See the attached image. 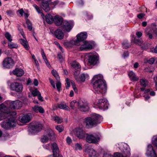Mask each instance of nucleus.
Masks as SVG:
<instances>
[{"mask_svg":"<svg viewBox=\"0 0 157 157\" xmlns=\"http://www.w3.org/2000/svg\"><path fill=\"white\" fill-rule=\"evenodd\" d=\"M55 44H56L57 46L59 47V49L62 51V52H63V48L60 46V44L57 42H55Z\"/></svg>","mask_w":157,"mask_h":157,"instance_id":"59","label":"nucleus"},{"mask_svg":"<svg viewBox=\"0 0 157 157\" xmlns=\"http://www.w3.org/2000/svg\"><path fill=\"white\" fill-rule=\"evenodd\" d=\"M2 65L5 68H10L14 66V61L11 58L7 57L3 60Z\"/></svg>","mask_w":157,"mask_h":157,"instance_id":"8","label":"nucleus"},{"mask_svg":"<svg viewBox=\"0 0 157 157\" xmlns=\"http://www.w3.org/2000/svg\"><path fill=\"white\" fill-rule=\"evenodd\" d=\"M10 88L11 90L19 92L22 91L23 86L19 83L14 82L11 84Z\"/></svg>","mask_w":157,"mask_h":157,"instance_id":"14","label":"nucleus"},{"mask_svg":"<svg viewBox=\"0 0 157 157\" xmlns=\"http://www.w3.org/2000/svg\"><path fill=\"white\" fill-rule=\"evenodd\" d=\"M145 33L146 35L148 36L149 39H151L153 38V34H154L156 36H157V28L154 27L146 29Z\"/></svg>","mask_w":157,"mask_h":157,"instance_id":"10","label":"nucleus"},{"mask_svg":"<svg viewBox=\"0 0 157 157\" xmlns=\"http://www.w3.org/2000/svg\"><path fill=\"white\" fill-rule=\"evenodd\" d=\"M128 76L131 80L136 81L139 80V78L136 76L135 74L132 71L128 72Z\"/></svg>","mask_w":157,"mask_h":157,"instance_id":"26","label":"nucleus"},{"mask_svg":"<svg viewBox=\"0 0 157 157\" xmlns=\"http://www.w3.org/2000/svg\"><path fill=\"white\" fill-rule=\"evenodd\" d=\"M122 45L123 47L125 48H128L130 44L128 43L127 41H125L122 43Z\"/></svg>","mask_w":157,"mask_h":157,"instance_id":"43","label":"nucleus"},{"mask_svg":"<svg viewBox=\"0 0 157 157\" xmlns=\"http://www.w3.org/2000/svg\"><path fill=\"white\" fill-rule=\"evenodd\" d=\"M62 29L61 28H59L56 30L54 33L56 37L59 40L62 39L64 37V33Z\"/></svg>","mask_w":157,"mask_h":157,"instance_id":"23","label":"nucleus"},{"mask_svg":"<svg viewBox=\"0 0 157 157\" xmlns=\"http://www.w3.org/2000/svg\"><path fill=\"white\" fill-rule=\"evenodd\" d=\"M152 143L157 149V135L154 136L152 139Z\"/></svg>","mask_w":157,"mask_h":157,"instance_id":"39","label":"nucleus"},{"mask_svg":"<svg viewBox=\"0 0 157 157\" xmlns=\"http://www.w3.org/2000/svg\"><path fill=\"white\" fill-rule=\"evenodd\" d=\"M33 84L36 86H38V80L36 79H34Z\"/></svg>","mask_w":157,"mask_h":157,"instance_id":"63","label":"nucleus"},{"mask_svg":"<svg viewBox=\"0 0 157 157\" xmlns=\"http://www.w3.org/2000/svg\"><path fill=\"white\" fill-rule=\"evenodd\" d=\"M112 155L109 152H105L104 154L103 157H112Z\"/></svg>","mask_w":157,"mask_h":157,"instance_id":"49","label":"nucleus"},{"mask_svg":"<svg viewBox=\"0 0 157 157\" xmlns=\"http://www.w3.org/2000/svg\"><path fill=\"white\" fill-rule=\"evenodd\" d=\"M74 25L73 21H65L63 22L61 29L65 32H69L72 29Z\"/></svg>","mask_w":157,"mask_h":157,"instance_id":"9","label":"nucleus"},{"mask_svg":"<svg viewBox=\"0 0 157 157\" xmlns=\"http://www.w3.org/2000/svg\"><path fill=\"white\" fill-rule=\"evenodd\" d=\"M56 129L59 132H62L64 129L63 127L61 125L57 126H56Z\"/></svg>","mask_w":157,"mask_h":157,"instance_id":"44","label":"nucleus"},{"mask_svg":"<svg viewBox=\"0 0 157 157\" xmlns=\"http://www.w3.org/2000/svg\"><path fill=\"white\" fill-rule=\"evenodd\" d=\"M33 6L35 9L38 13H41V16L44 19V15L42 13L41 9L39 7H38L35 4H33Z\"/></svg>","mask_w":157,"mask_h":157,"instance_id":"33","label":"nucleus"},{"mask_svg":"<svg viewBox=\"0 0 157 157\" xmlns=\"http://www.w3.org/2000/svg\"><path fill=\"white\" fill-rule=\"evenodd\" d=\"M41 54L44 60H45L46 61L47 60V58L46 56H45L44 52L43 49H42L41 50Z\"/></svg>","mask_w":157,"mask_h":157,"instance_id":"53","label":"nucleus"},{"mask_svg":"<svg viewBox=\"0 0 157 157\" xmlns=\"http://www.w3.org/2000/svg\"><path fill=\"white\" fill-rule=\"evenodd\" d=\"M75 135L79 139H84L87 134L81 128H77L75 130Z\"/></svg>","mask_w":157,"mask_h":157,"instance_id":"19","label":"nucleus"},{"mask_svg":"<svg viewBox=\"0 0 157 157\" xmlns=\"http://www.w3.org/2000/svg\"><path fill=\"white\" fill-rule=\"evenodd\" d=\"M74 147L76 150H81L82 149L81 145L78 143H77L75 144Z\"/></svg>","mask_w":157,"mask_h":157,"instance_id":"45","label":"nucleus"},{"mask_svg":"<svg viewBox=\"0 0 157 157\" xmlns=\"http://www.w3.org/2000/svg\"><path fill=\"white\" fill-rule=\"evenodd\" d=\"M66 140L67 143L69 144H70L72 142L71 139L69 136L67 137Z\"/></svg>","mask_w":157,"mask_h":157,"instance_id":"55","label":"nucleus"},{"mask_svg":"<svg viewBox=\"0 0 157 157\" xmlns=\"http://www.w3.org/2000/svg\"><path fill=\"white\" fill-rule=\"evenodd\" d=\"M51 0H42L41 6L43 10L46 12L50 10V8L49 6V2Z\"/></svg>","mask_w":157,"mask_h":157,"instance_id":"22","label":"nucleus"},{"mask_svg":"<svg viewBox=\"0 0 157 157\" xmlns=\"http://www.w3.org/2000/svg\"><path fill=\"white\" fill-rule=\"evenodd\" d=\"M6 38L8 40V42H11L12 40V38L11 35L8 32H6L4 35Z\"/></svg>","mask_w":157,"mask_h":157,"instance_id":"38","label":"nucleus"},{"mask_svg":"<svg viewBox=\"0 0 157 157\" xmlns=\"http://www.w3.org/2000/svg\"><path fill=\"white\" fill-rule=\"evenodd\" d=\"M79 74L75 73L74 75L75 80L78 82H84L86 78L88 77V75L87 74L83 73L81 74L80 76L79 75Z\"/></svg>","mask_w":157,"mask_h":157,"instance_id":"15","label":"nucleus"},{"mask_svg":"<svg viewBox=\"0 0 157 157\" xmlns=\"http://www.w3.org/2000/svg\"><path fill=\"white\" fill-rule=\"evenodd\" d=\"M49 80H50V83H51V84L52 85V86H53V87L54 88H56V86H55V82H54V81L53 80H52L51 79H49Z\"/></svg>","mask_w":157,"mask_h":157,"instance_id":"61","label":"nucleus"},{"mask_svg":"<svg viewBox=\"0 0 157 157\" xmlns=\"http://www.w3.org/2000/svg\"><path fill=\"white\" fill-rule=\"evenodd\" d=\"M52 120L55 121L58 124L61 123L63 121V119L61 117L57 116H52L51 117Z\"/></svg>","mask_w":157,"mask_h":157,"instance_id":"31","label":"nucleus"},{"mask_svg":"<svg viewBox=\"0 0 157 157\" xmlns=\"http://www.w3.org/2000/svg\"><path fill=\"white\" fill-rule=\"evenodd\" d=\"M88 57V63L90 65H94L96 64L98 60V56L95 53H88L86 54Z\"/></svg>","mask_w":157,"mask_h":157,"instance_id":"5","label":"nucleus"},{"mask_svg":"<svg viewBox=\"0 0 157 157\" xmlns=\"http://www.w3.org/2000/svg\"><path fill=\"white\" fill-rule=\"evenodd\" d=\"M59 2L58 0H56L51 3V5L52 6L54 7L57 5Z\"/></svg>","mask_w":157,"mask_h":157,"instance_id":"57","label":"nucleus"},{"mask_svg":"<svg viewBox=\"0 0 157 157\" xmlns=\"http://www.w3.org/2000/svg\"><path fill=\"white\" fill-rule=\"evenodd\" d=\"M0 111L2 113H6V114L9 116H12L11 115L12 114H15V112H10L8 106H6L3 103L0 105Z\"/></svg>","mask_w":157,"mask_h":157,"instance_id":"12","label":"nucleus"},{"mask_svg":"<svg viewBox=\"0 0 157 157\" xmlns=\"http://www.w3.org/2000/svg\"><path fill=\"white\" fill-rule=\"evenodd\" d=\"M19 41L21 44L26 50H29V45L28 42L25 39H21L19 40Z\"/></svg>","mask_w":157,"mask_h":157,"instance_id":"28","label":"nucleus"},{"mask_svg":"<svg viewBox=\"0 0 157 157\" xmlns=\"http://www.w3.org/2000/svg\"><path fill=\"white\" fill-rule=\"evenodd\" d=\"M42 126L38 123L31 124L29 126V130L33 131L38 132L42 129Z\"/></svg>","mask_w":157,"mask_h":157,"instance_id":"18","label":"nucleus"},{"mask_svg":"<svg viewBox=\"0 0 157 157\" xmlns=\"http://www.w3.org/2000/svg\"><path fill=\"white\" fill-rule=\"evenodd\" d=\"M87 33L86 32H81L77 36V39L78 41H82L87 38Z\"/></svg>","mask_w":157,"mask_h":157,"instance_id":"25","label":"nucleus"},{"mask_svg":"<svg viewBox=\"0 0 157 157\" xmlns=\"http://www.w3.org/2000/svg\"><path fill=\"white\" fill-rule=\"evenodd\" d=\"M134 42L135 44L140 46L143 43V41L141 39H139L136 38L134 39Z\"/></svg>","mask_w":157,"mask_h":157,"instance_id":"42","label":"nucleus"},{"mask_svg":"<svg viewBox=\"0 0 157 157\" xmlns=\"http://www.w3.org/2000/svg\"><path fill=\"white\" fill-rule=\"evenodd\" d=\"M79 46V49L81 51H87L92 49L93 48V45L91 42L89 41H85L80 44L79 45L76 44Z\"/></svg>","mask_w":157,"mask_h":157,"instance_id":"6","label":"nucleus"},{"mask_svg":"<svg viewBox=\"0 0 157 157\" xmlns=\"http://www.w3.org/2000/svg\"><path fill=\"white\" fill-rule=\"evenodd\" d=\"M58 106L60 109H63L68 110L69 109V107L65 104L63 103H61L58 104Z\"/></svg>","mask_w":157,"mask_h":157,"instance_id":"34","label":"nucleus"},{"mask_svg":"<svg viewBox=\"0 0 157 157\" xmlns=\"http://www.w3.org/2000/svg\"><path fill=\"white\" fill-rule=\"evenodd\" d=\"M78 109L82 112H85L89 109L87 104L86 102H83L82 100L78 101Z\"/></svg>","mask_w":157,"mask_h":157,"instance_id":"17","label":"nucleus"},{"mask_svg":"<svg viewBox=\"0 0 157 157\" xmlns=\"http://www.w3.org/2000/svg\"><path fill=\"white\" fill-rule=\"evenodd\" d=\"M66 87L67 88L69 87L70 86L71 81H70L68 78H67L66 79Z\"/></svg>","mask_w":157,"mask_h":157,"instance_id":"51","label":"nucleus"},{"mask_svg":"<svg viewBox=\"0 0 157 157\" xmlns=\"http://www.w3.org/2000/svg\"><path fill=\"white\" fill-rule=\"evenodd\" d=\"M145 14L144 13H140L137 15V17L139 19H141L144 17Z\"/></svg>","mask_w":157,"mask_h":157,"instance_id":"60","label":"nucleus"},{"mask_svg":"<svg viewBox=\"0 0 157 157\" xmlns=\"http://www.w3.org/2000/svg\"><path fill=\"white\" fill-rule=\"evenodd\" d=\"M54 135L53 132L51 130L49 131V132L48 134V137L50 139H51V137L53 136Z\"/></svg>","mask_w":157,"mask_h":157,"instance_id":"50","label":"nucleus"},{"mask_svg":"<svg viewBox=\"0 0 157 157\" xmlns=\"http://www.w3.org/2000/svg\"><path fill=\"white\" fill-rule=\"evenodd\" d=\"M41 54L44 60H45L46 61L47 60V58L46 56H45L44 52L43 49H42L41 50Z\"/></svg>","mask_w":157,"mask_h":157,"instance_id":"54","label":"nucleus"},{"mask_svg":"<svg viewBox=\"0 0 157 157\" xmlns=\"http://www.w3.org/2000/svg\"><path fill=\"white\" fill-rule=\"evenodd\" d=\"M13 73L17 76H21L24 74V71L21 69L17 68L13 71Z\"/></svg>","mask_w":157,"mask_h":157,"instance_id":"27","label":"nucleus"},{"mask_svg":"<svg viewBox=\"0 0 157 157\" xmlns=\"http://www.w3.org/2000/svg\"><path fill=\"white\" fill-rule=\"evenodd\" d=\"M86 140L89 143L97 144L100 139V135L92 134H87L86 136Z\"/></svg>","mask_w":157,"mask_h":157,"instance_id":"4","label":"nucleus"},{"mask_svg":"<svg viewBox=\"0 0 157 157\" xmlns=\"http://www.w3.org/2000/svg\"><path fill=\"white\" fill-rule=\"evenodd\" d=\"M147 157H157V155L151 144L148 145L145 153Z\"/></svg>","mask_w":157,"mask_h":157,"instance_id":"11","label":"nucleus"},{"mask_svg":"<svg viewBox=\"0 0 157 157\" xmlns=\"http://www.w3.org/2000/svg\"><path fill=\"white\" fill-rule=\"evenodd\" d=\"M50 139L46 135H44L41 138V140L43 143H46Z\"/></svg>","mask_w":157,"mask_h":157,"instance_id":"41","label":"nucleus"},{"mask_svg":"<svg viewBox=\"0 0 157 157\" xmlns=\"http://www.w3.org/2000/svg\"><path fill=\"white\" fill-rule=\"evenodd\" d=\"M120 149L122 152L121 154L124 155V157H128L131 155L130 149L126 144L121 143L120 144Z\"/></svg>","mask_w":157,"mask_h":157,"instance_id":"7","label":"nucleus"},{"mask_svg":"<svg viewBox=\"0 0 157 157\" xmlns=\"http://www.w3.org/2000/svg\"><path fill=\"white\" fill-rule=\"evenodd\" d=\"M45 19L47 22L50 24H51L54 20L52 17L49 14H48L46 15Z\"/></svg>","mask_w":157,"mask_h":157,"instance_id":"32","label":"nucleus"},{"mask_svg":"<svg viewBox=\"0 0 157 157\" xmlns=\"http://www.w3.org/2000/svg\"><path fill=\"white\" fill-rule=\"evenodd\" d=\"M52 72L53 75L55 77L56 79L57 80H59V77L56 71L55 70H53L52 71Z\"/></svg>","mask_w":157,"mask_h":157,"instance_id":"40","label":"nucleus"},{"mask_svg":"<svg viewBox=\"0 0 157 157\" xmlns=\"http://www.w3.org/2000/svg\"><path fill=\"white\" fill-rule=\"evenodd\" d=\"M32 94L34 96H37L39 94H40V93L37 89H35L32 91Z\"/></svg>","mask_w":157,"mask_h":157,"instance_id":"46","label":"nucleus"},{"mask_svg":"<svg viewBox=\"0 0 157 157\" xmlns=\"http://www.w3.org/2000/svg\"><path fill=\"white\" fill-rule=\"evenodd\" d=\"M58 57L60 62H62L63 60V58L61 53H59L58 54Z\"/></svg>","mask_w":157,"mask_h":157,"instance_id":"52","label":"nucleus"},{"mask_svg":"<svg viewBox=\"0 0 157 157\" xmlns=\"http://www.w3.org/2000/svg\"><path fill=\"white\" fill-rule=\"evenodd\" d=\"M124 155L121 153L119 152H116L114 153L113 157H124Z\"/></svg>","mask_w":157,"mask_h":157,"instance_id":"48","label":"nucleus"},{"mask_svg":"<svg viewBox=\"0 0 157 157\" xmlns=\"http://www.w3.org/2000/svg\"><path fill=\"white\" fill-rule=\"evenodd\" d=\"M78 102H77L76 101L73 100L70 103V106L72 109L76 108L78 107Z\"/></svg>","mask_w":157,"mask_h":157,"instance_id":"37","label":"nucleus"},{"mask_svg":"<svg viewBox=\"0 0 157 157\" xmlns=\"http://www.w3.org/2000/svg\"><path fill=\"white\" fill-rule=\"evenodd\" d=\"M154 62L155 59L153 58H151L148 61V63L151 64H153Z\"/></svg>","mask_w":157,"mask_h":157,"instance_id":"56","label":"nucleus"},{"mask_svg":"<svg viewBox=\"0 0 157 157\" xmlns=\"http://www.w3.org/2000/svg\"><path fill=\"white\" fill-rule=\"evenodd\" d=\"M52 147L54 156L57 157L59 152V150L57 145L56 143H54L52 144Z\"/></svg>","mask_w":157,"mask_h":157,"instance_id":"24","label":"nucleus"},{"mask_svg":"<svg viewBox=\"0 0 157 157\" xmlns=\"http://www.w3.org/2000/svg\"><path fill=\"white\" fill-rule=\"evenodd\" d=\"M102 120V116L94 113L90 116L86 118L84 120V122L86 126L92 127L100 123Z\"/></svg>","mask_w":157,"mask_h":157,"instance_id":"3","label":"nucleus"},{"mask_svg":"<svg viewBox=\"0 0 157 157\" xmlns=\"http://www.w3.org/2000/svg\"><path fill=\"white\" fill-rule=\"evenodd\" d=\"M136 34L138 37H140L142 36V34L140 32H136Z\"/></svg>","mask_w":157,"mask_h":157,"instance_id":"64","label":"nucleus"},{"mask_svg":"<svg viewBox=\"0 0 157 157\" xmlns=\"http://www.w3.org/2000/svg\"><path fill=\"white\" fill-rule=\"evenodd\" d=\"M33 111L36 113L39 112L43 113H44V109L41 107L37 105H35L32 108Z\"/></svg>","mask_w":157,"mask_h":157,"instance_id":"29","label":"nucleus"},{"mask_svg":"<svg viewBox=\"0 0 157 157\" xmlns=\"http://www.w3.org/2000/svg\"><path fill=\"white\" fill-rule=\"evenodd\" d=\"M86 152L88 155L89 157H98V154L93 148H87Z\"/></svg>","mask_w":157,"mask_h":157,"instance_id":"21","label":"nucleus"},{"mask_svg":"<svg viewBox=\"0 0 157 157\" xmlns=\"http://www.w3.org/2000/svg\"><path fill=\"white\" fill-rule=\"evenodd\" d=\"M128 52H124L123 54V57L124 58H125L128 56Z\"/></svg>","mask_w":157,"mask_h":157,"instance_id":"62","label":"nucleus"},{"mask_svg":"<svg viewBox=\"0 0 157 157\" xmlns=\"http://www.w3.org/2000/svg\"><path fill=\"white\" fill-rule=\"evenodd\" d=\"M7 118H8L7 120L1 123V125L3 128L7 130L9 129L16 126V120L14 117L6 115V113H0V121Z\"/></svg>","mask_w":157,"mask_h":157,"instance_id":"2","label":"nucleus"},{"mask_svg":"<svg viewBox=\"0 0 157 157\" xmlns=\"http://www.w3.org/2000/svg\"><path fill=\"white\" fill-rule=\"evenodd\" d=\"M54 20L56 25L57 26L60 25L63 22V20L62 17L58 16H56L54 18Z\"/></svg>","mask_w":157,"mask_h":157,"instance_id":"30","label":"nucleus"},{"mask_svg":"<svg viewBox=\"0 0 157 157\" xmlns=\"http://www.w3.org/2000/svg\"><path fill=\"white\" fill-rule=\"evenodd\" d=\"M9 104V107L11 109H18L22 106V102L18 100H16L11 102H8Z\"/></svg>","mask_w":157,"mask_h":157,"instance_id":"13","label":"nucleus"},{"mask_svg":"<svg viewBox=\"0 0 157 157\" xmlns=\"http://www.w3.org/2000/svg\"><path fill=\"white\" fill-rule=\"evenodd\" d=\"M57 81H58L56 84V86L58 90L59 91L60 90L61 83L59 80Z\"/></svg>","mask_w":157,"mask_h":157,"instance_id":"47","label":"nucleus"},{"mask_svg":"<svg viewBox=\"0 0 157 157\" xmlns=\"http://www.w3.org/2000/svg\"><path fill=\"white\" fill-rule=\"evenodd\" d=\"M140 83L141 85L144 87H146L148 85V82L147 80L142 79L140 80Z\"/></svg>","mask_w":157,"mask_h":157,"instance_id":"35","label":"nucleus"},{"mask_svg":"<svg viewBox=\"0 0 157 157\" xmlns=\"http://www.w3.org/2000/svg\"><path fill=\"white\" fill-rule=\"evenodd\" d=\"M18 12L20 14V15L21 16H22L23 15V14H24V13H25L22 9H21L19 10H18Z\"/></svg>","mask_w":157,"mask_h":157,"instance_id":"58","label":"nucleus"},{"mask_svg":"<svg viewBox=\"0 0 157 157\" xmlns=\"http://www.w3.org/2000/svg\"><path fill=\"white\" fill-rule=\"evenodd\" d=\"M31 114H24L19 117V121L23 124L29 122L31 119Z\"/></svg>","mask_w":157,"mask_h":157,"instance_id":"16","label":"nucleus"},{"mask_svg":"<svg viewBox=\"0 0 157 157\" xmlns=\"http://www.w3.org/2000/svg\"><path fill=\"white\" fill-rule=\"evenodd\" d=\"M92 80L94 82V92L97 98L94 105L100 109H105L108 108V101L105 99H100L99 98L102 97L106 92L107 86L105 82L103 79L102 75L101 74L94 75Z\"/></svg>","mask_w":157,"mask_h":157,"instance_id":"1","label":"nucleus"},{"mask_svg":"<svg viewBox=\"0 0 157 157\" xmlns=\"http://www.w3.org/2000/svg\"><path fill=\"white\" fill-rule=\"evenodd\" d=\"M8 46L10 48H17L18 46L15 43H14L11 42H9L8 43Z\"/></svg>","mask_w":157,"mask_h":157,"instance_id":"36","label":"nucleus"},{"mask_svg":"<svg viewBox=\"0 0 157 157\" xmlns=\"http://www.w3.org/2000/svg\"><path fill=\"white\" fill-rule=\"evenodd\" d=\"M71 64L72 67L75 70L74 72V75L75 73L80 74L81 67L79 63L75 61H74Z\"/></svg>","mask_w":157,"mask_h":157,"instance_id":"20","label":"nucleus"}]
</instances>
